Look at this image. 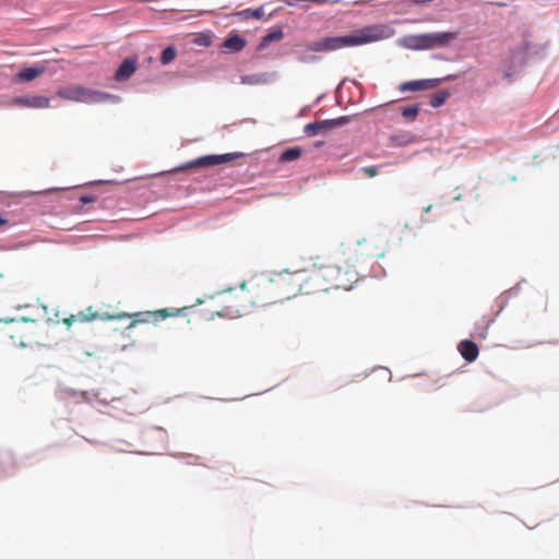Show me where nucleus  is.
<instances>
[{"instance_id":"1","label":"nucleus","mask_w":559,"mask_h":559,"mask_svg":"<svg viewBox=\"0 0 559 559\" xmlns=\"http://www.w3.org/2000/svg\"><path fill=\"white\" fill-rule=\"evenodd\" d=\"M359 254L356 249L342 251L334 263H309L302 269L285 270L271 276L250 281V292L260 305H270L296 297L298 294H316L331 289L352 288L358 281L356 266Z\"/></svg>"},{"instance_id":"2","label":"nucleus","mask_w":559,"mask_h":559,"mask_svg":"<svg viewBox=\"0 0 559 559\" xmlns=\"http://www.w3.org/2000/svg\"><path fill=\"white\" fill-rule=\"evenodd\" d=\"M394 29L389 25L374 24L365 26L350 35L322 37L308 44V51L331 52L346 47L361 46L391 38Z\"/></svg>"},{"instance_id":"3","label":"nucleus","mask_w":559,"mask_h":559,"mask_svg":"<svg viewBox=\"0 0 559 559\" xmlns=\"http://www.w3.org/2000/svg\"><path fill=\"white\" fill-rule=\"evenodd\" d=\"M217 307L214 313L218 317H240L247 312L249 305H260L255 296L250 292V282L241 285L239 290L222 294L217 298Z\"/></svg>"},{"instance_id":"4","label":"nucleus","mask_w":559,"mask_h":559,"mask_svg":"<svg viewBox=\"0 0 559 559\" xmlns=\"http://www.w3.org/2000/svg\"><path fill=\"white\" fill-rule=\"evenodd\" d=\"M8 326L4 330L12 344L16 347H27L34 341L36 336L35 320L22 318L21 320L11 319L7 321Z\"/></svg>"},{"instance_id":"5","label":"nucleus","mask_w":559,"mask_h":559,"mask_svg":"<svg viewBox=\"0 0 559 559\" xmlns=\"http://www.w3.org/2000/svg\"><path fill=\"white\" fill-rule=\"evenodd\" d=\"M57 96L62 99L86 104L103 103L111 97L109 94L86 88L81 85H71L61 88L57 92Z\"/></svg>"},{"instance_id":"6","label":"nucleus","mask_w":559,"mask_h":559,"mask_svg":"<svg viewBox=\"0 0 559 559\" xmlns=\"http://www.w3.org/2000/svg\"><path fill=\"white\" fill-rule=\"evenodd\" d=\"M181 312V309H160L156 311H142V312H135V313H127L121 312L118 314L108 316L106 319H112V320H121L124 318H130L132 321L128 325V329H131L140 323H156L159 320L166 319L168 317H175L178 316Z\"/></svg>"},{"instance_id":"7","label":"nucleus","mask_w":559,"mask_h":559,"mask_svg":"<svg viewBox=\"0 0 559 559\" xmlns=\"http://www.w3.org/2000/svg\"><path fill=\"white\" fill-rule=\"evenodd\" d=\"M243 156L242 153L236 152V153H227V154H221V155H206L201 156L195 159H192L190 162H187L186 164H182L178 167H176L173 171H182L189 168H195V167H211L215 165L225 164L228 162H231L236 158H239Z\"/></svg>"},{"instance_id":"8","label":"nucleus","mask_w":559,"mask_h":559,"mask_svg":"<svg viewBox=\"0 0 559 559\" xmlns=\"http://www.w3.org/2000/svg\"><path fill=\"white\" fill-rule=\"evenodd\" d=\"M11 105L28 108H48L50 99L44 96H21L13 98Z\"/></svg>"},{"instance_id":"9","label":"nucleus","mask_w":559,"mask_h":559,"mask_svg":"<svg viewBox=\"0 0 559 559\" xmlns=\"http://www.w3.org/2000/svg\"><path fill=\"white\" fill-rule=\"evenodd\" d=\"M440 80L430 79V80H415L404 82L400 85L399 90L401 92H417V91H426L432 90L439 84Z\"/></svg>"},{"instance_id":"10","label":"nucleus","mask_w":559,"mask_h":559,"mask_svg":"<svg viewBox=\"0 0 559 559\" xmlns=\"http://www.w3.org/2000/svg\"><path fill=\"white\" fill-rule=\"evenodd\" d=\"M455 38H456V34L451 33V32L426 34L427 45H429V49L447 46Z\"/></svg>"},{"instance_id":"11","label":"nucleus","mask_w":559,"mask_h":559,"mask_svg":"<svg viewBox=\"0 0 559 559\" xmlns=\"http://www.w3.org/2000/svg\"><path fill=\"white\" fill-rule=\"evenodd\" d=\"M457 350L461 356L468 362H473L479 355V349L476 343L469 340H463L457 345Z\"/></svg>"},{"instance_id":"12","label":"nucleus","mask_w":559,"mask_h":559,"mask_svg":"<svg viewBox=\"0 0 559 559\" xmlns=\"http://www.w3.org/2000/svg\"><path fill=\"white\" fill-rule=\"evenodd\" d=\"M246 46V40L238 34H229L228 37L224 40L222 48L227 52H239Z\"/></svg>"},{"instance_id":"13","label":"nucleus","mask_w":559,"mask_h":559,"mask_svg":"<svg viewBox=\"0 0 559 559\" xmlns=\"http://www.w3.org/2000/svg\"><path fill=\"white\" fill-rule=\"evenodd\" d=\"M402 44L406 48L413 50L429 49V45H427L426 34L406 36L402 39Z\"/></svg>"},{"instance_id":"14","label":"nucleus","mask_w":559,"mask_h":559,"mask_svg":"<svg viewBox=\"0 0 559 559\" xmlns=\"http://www.w3.org/2000/svg\"><path fill=\"white\" fill-rule=\"evenodd\" d=\"M45 71L46 67L43 64L24 68L16 74V80L21 82H31L43 74Z\"/></svg>"},{"instance_id":"15","label":"nucleus","mask_w":559,"mask_h":559,"mask_svg":"<svg viewBox=\"0 0 559 559\" xmlns=\"http://www.w3.org/2000/svg\"><path fill=\"white\" fill-rule=\"evenodd\" d=\"M136 70V60L135 59H124L122 63L119 66L115 79L117 81L128 80Z\"/></svg>"},{"instance_id":"16","label":"nucleus","mask_w":559,"mask_h":559,"mask_svg":"<svg viewBox=\"0 0 559 559\" xmlns=\"http://www.w3.org/2000/svg\"><path fill=\"white\" fill-rule=\"evenodd\" d=\"M271 74L269 73H255L247 74L240 78V82L246 85H264L271 82Z\"/></svg>"},{"instance_id":"17","label":"nucleus","mask_w":559,"mask_h":559,"mask_svg":"<svg viewBox=\"0 0 559 559\" xmlns=\"http://www.w3.org/2000/svg\"><path fill=\"white\" fill-rule=\"evenodd\" d=\"M109 314H99L96 311L93 310V307H88L83 311H80L78 314H75L76 321L79 322H90L96 319L107 320L106 318Z\"/></svg>"},{"instance_id":"18","label":"nucleus","mask_w":559,"mask_h":559,"mask_svg":"<svg viewBox=\"0 0 559 559\" xmlns=\"http://www.w3.org/2000/svg\"><path fill=\"white\" fill-rule=\"evenodd\" d=\"M326 130H329L326 120L308 123L305 126V129H304L305 133L309 136H314V135L319 134L320 132L326 131Z\"/></svg>"},{"instance_id":"19","label":"nucleus","mask_w":559,"mask_h":559,"mask_svg":"<svg viewBox=\"0 0 559 559\" xmlns=\"http://www.w3.org/2000/svg\"><path fill=\"white\" fill-rule=\"evenodd\" d=\"M314 51H308V45L305 46V50L297 52V60L301 63H314L319 61V57Z\"/></svg>"},{"instance_id":"20","label":"nucleus","mask_w":559,"mask_h":559,"mask_svg":"<svg viewBox=\"0 0 559 559\" xmlns=\"http://www.w3.org/2000/svg\"><path fill=\"white\" fill-rule=\"evenodd\" d=\"M301 156V148L290 147L284 151L281 155V162L287 163L298 159Z\"/></svg>"},{"instance_id":"21","label":"nucleus","mask_w":559,"mask_h":559,"mask_svg":"<svg viewBox=\"0 0 559 559\" xmlns=\"http://www.w3.org/2000/svg\"><path fill=\"white\" fill-rule=\"evenodd\" d=\"M243 19H261L264 15L263 7L257 9H246L238 13Z\"/></svg>"},{"instance_id":"22","label":"nucleus","mask_w":559,"mask_h":559,"mask_svg":"<svg viewBox=\"0 0 559 559\" xmlns=\"http://www.w3.org/2000/svg\"><path fill=\"white\" fill-rule=\"evenodd\" d=\"M284 37V33L281 28L273 29L272 32L267 33L261 41V46H266L267 44L272 41L281 40Z\"/></svg>"},{"instance_id":"23","label":"nucleus","mask_w":559,"mask_h":559,"mask_svg":"<svg viewBox=\"0 0 559 559\" xmlns=\"http://www.w3.org/2000/svg\"><path fill=\"white\" fill-rule=\"evenodd\" d=\"M177 56V51H176V48L173 47V46H168L166 47L163 51H162V55H160V62L163 64H168L170 63L171 61L175 60Z\"/></svg>"},{"instance_id":"24","label":"nucleus","mask_w":559,"mask_h":559,"mask_svg":"<svg viewBox=\"0 0 559 559\" xmlns=\"http://www.w3.org/2000/svg\"><path fill=\"white\" fill-rule=\"evenodd\" d=\"M448 91H440L436 94H433L430 98V105L435 108L440 107L449 97Z\"/></svg>"},{"instance_id":"25","label":"nucleus","mask_w":559,"mask_h":559,"mask_svg":"<svg viewBox=\"0 0 559 559\" xmlns=\"http://www.w3.org/2000/svg\"><path fill=\"white\" fill-rule=\"evenodd\" d=\"M326 121H328L329 130H331V129L347 124L350 121V117L342 116L336 119H329Z\"/></svg>"},{"instance_id":"26","label":"nucleus","mask_w":559,"mask_h":559,"mask_svg":"<svg viewBox=\"0 0 559 559\" xmlns=\"http://www.w3.org/2000/svg\"><path fill=\"white\" fill-rule=\"evenodd\" d=\"M488 328H489V321H484L481 325H476L473 336L476 338H480V340L486 338Z\"/></svg>"},{"instance_id":"27","label":"nucleus","mask_w":559,"mask_h":559,"mask_svg":"<svg viewBox=\"0 0 559 559\" xmlns=\"http://www.w3.org/2000/svg\"><path fill=\"white\" fill-rule=\"evenodd\" d=\"M418 112H419V106L418 105L405 107L402 110L403 117L405 119H407V120H414L417 117Z\"/></svg>"},{"instance_id":"28","label":"nucleus","mask_w":559,"mask_h":559,"mask_svg":"<svg viewBox=\"0 0 559 559\" xmlns=\"http://www.w3.org/2000/svg\"><path fill=\"white\" fill-rule=\"evenodd\" d=\"M193 41L198 46L209 47L212 43V39L207 34H199Z\"/></svg>"},{"instance_id":"29","label":"nucleus","mask_w":559,"mask_h":559,"mask_svg":"<svg viewBox=\"0 0 559 559\" xmlns=\"http://www.w3.org/2000/svg\"><path fill=\"white\" fill-rule=\"evenodd\" d=\"M361 171L368 177H374L378 175V168L376 166L364 167Z\"/></svg>"},{"instance_id":"30","label":"nucleus","mask_w":559,"mask_h":559,"mask_svg":"<svg viewBox=\"0 0 559 559\" xmlns=\"http://www.w3.org/2000/svg\"><path fill=\"white\" fill-rule=\"evenodd\" d=\"M391 140L395 142L396 145H404L408 142V140H406V135H394L391 138Z\"/></svg>"},{"instance_id":"31","label":"nucleus","mask_w":559,"mask_h":559,"mask_svg":"<svg viewBox=\"0 0 559 559\" xmlns=\"http://www.w3.org/2000/svg\"><path fill=\"white\" fill-rule=\"evenodd\" d=\"M74 322H78L76 321V318H75V314H71L70 317L63 319V323L70 328Z\"/></svg>"},{"instance_id":"32","label":"nucleus","mask_w":559,"mask_h":559,"mask_svg":"<svg viewBox=\"0 0 559 559\" xmlns=\"http://www.w3.org/2000/svg\"><path fill=\"white\" fill-rule=\"evenodd\" d=\"M80 200L83 204H86L93 202L95 198L93 195H83Z\"/></svg>"},{"instance_id":"33","label":"nucleus","mask_w":559,"mask_h":559,"mask_svg":"<svg viewBox=\"0 0 559 559\" xmlns=\"http://www.w3.org/2000/svg\"><path fill=\"white\" fill-rule=\"evenodd\" d=\"M7 225H8V219L4 216L0 215V229L5 227Z\"/></svg>"}]
</instances>
